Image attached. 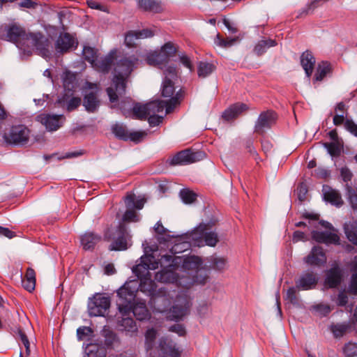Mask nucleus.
I'll return each instance as SVG.
<instances>
[{"instance_id": "nucleus-47", "label": "nucleus", "mask_w": 357, "mask_h": 357, "mask_svg": "<svg viewBox=\"0 0 357 357\" xmlns=\"http://www.w3.org/2000/svg\"><path fill=\"white\" fill-rule=\"evenodd\" d=\"M301 67H315L316 59L312 52L306 50L300 57Z\"/></svg>"}, {"instance_id": "nucleus-18", "label": "nucleus", "mask_w": 357, "mask_h": 357, "mask_svg": "<svg viewBox=\"0 0 357 357\" xmlns=\"http://www.w3.org/2000/svg\"><path fill=\"white\" fill-rule=\"evenodd\" d=\"M249 110L248 105L238 102L231 105L222 114V119L227 122L233 121L243 113Z\"/></svg>"}, {"instance_id": "nucleus-8", "label": "nucleus", "mask_w": 357, "mask_h": 357, "mask_svg": "<svg viewBox=\"0 0 357 357\" xmlns=\"http://www.w3.org/2000/svg\"><path fill=\"white\" fill-rule=\"evenodd\" d=\"M205 156L206 153L204 151H193L187 149L169 157L166 163L169 166L187 165L202 160Z\"/></svg>"}, {"instance_id": "nucleus-31", "label": "nucleus", "mask_w": 357, "mask_h": 357, "mask_svg": "<svg viewBox=\"0 0 357 357\" xmlns=\"http://www.w3.org/2000/svg\"><path fill=\"white\" fill-rule=\"evenodd\" d=\"M150 115L149 108L146 104H141L139 102L133 103L132 107L131 117L138 120H146Z\"/></svg>"}, {"instance_id": "nucleus-25", "label": "nucleus", "mask_w": 357, "mask_h": 357, "mask_svg": "<svg viewBox=\"0 0 357 357\" xmlns=\"http://www.w3.org/2000/svg\"><path fill=\"white\" fill-rule=\"evenodd\" d=\"M83 106L89 113H95L98 111L100 100L98 97L97 92L90 91L86 93L83 98Z\"/></svg>"}, {"instance_id": "nucleus-2", "label": "nucleus", "mask_w": 357, "mask_h": 357, "mask_svg": "<svg viewBox=\"0 0 357 357\" xmlns=\"http://www.w3.org/2000/svg\"><path fill=\"white\" fill-rule=\"evenodd\" d=\"M135 290L129 287L128 283L124 284L117 291L116 305L120 313L123 316L129 314L131 312L139 321L148 319L150 317L149 312L145 303H135L136 296Z\"/></svg>"}, {"instance_id": "nucleus-36", "label": "nucleus", "mask_w": 357, "mask_h": 357, "mask_svg": "<svg viewBox=\"0 0 357 357\" xmlns=\"http://www.w3.org/2000/svg\"><path fill=\"white\" fill-rule=\"evenodd\" d=\"M176 257H173L170 255H164L161 256V258L158 260V261H155V259H153V264L156 266V263H158V266L160 264L161 268H165V267H168V268L176 269L178 265L175 263Z\"/></svg>"}, {"instance_id": "nucleus-51", "label": "nucleus", "mask_w": 357, "mask_h": 357, "mask_svg": "<svg viewBox=\"0 0 357 357\" xmlns=\"http://www.w3.org/2000/svg\"><path fill=\"white\" fill-rule=\"evenodd\" d=\"M160 92L162 97L171 98L175 93V86L162 81Z\"/></svg>"}, {"instance_id": "nucleus-27", "label": "nucleus", "mask_w": 357, "mask_h": 357, "mask_svg": "<svg viewBox=\"0 0 357 357\" xmlns=\"http://www.w3.org/2000/svg\"><path fill=\"white\" fill-rule=\"evenodd\" d=\"M176 269L161 268L155 275V279L161 283H174L177 281L178 275L176 273Z\"/></svg>"}, {"instance_id": "nucleus-28", "label": "nucleus", "mask_w": 357, "mask_h": 357, "mask_svg": "<svg viewBox=\"0 0 357 357\" xmlns=\"http://www.w3.org/2000/svg\"><path fill=\"white\" fill-rule=\"evenodd\" d=\"M102 237L94 232H86L81 236V245L85 250H93L96 245L100 242Z\"/></svg>"}, {"instance_id": "nucleus-63", "label": "nucleus", "mask_w": 357, "mask_h": 357, "mask_svg": "<svg viewBox=\"0 0 357 357\" xmlns=\"http://www.w3.org/2000/svg\"><path fill=\"white\" fill-rule=\"evenodd\" d=\"M87 6L91 9H96L103 12H108L107 6L102 5L95 0H86Z\"/></svg>"}, {"instance_id": "nucleus-22", "label": "nucleus", "mask_w": 357, "mask_h": 357, "mask_svg": "<svg viewBox=\"0 0 357 357\" xmlns=\"http://www.w3.org/2000/svg\"><path fill=\"white\" fill-rule=\"evenodd\" d=\"M342 270L335 265L327 271L324 280L325 287L333 289L337 287L342 282Z\"/></svg>"}, {"instance_id": "nucleus-39", "label": "nucleus", "mask_w": 357, "mask_h": 357, "mask_svg": "<svg viewBox=\"0 0 357 357\" xmlns=\"http://www.w3.org/2000/svg\"><path fill=\"white\" fill-rule=\"evenodd\" d=\"M351 328L350 323H343L333 324L331 326V331L334 337L340 338L343 337Z\"/></svg>"}, {"instance_id": "nucleus-33", "label": "nucleus", "mask_w": 357, "mask_h": 357, "mask_svg": "<svg viewBox=\"0 0 357 357\" xmlns=\"http://www.w3.org/2000/svg\"><path fill=\"white\" fill-rule=\"evenodd\" d=\"M124 202L127 208L141 210L144 207L146 199L144 198L137 199L135 194L130 193L125 197Z\"/></svg>"}, {"instance_id": "nucleus-21", "label": "nucleus", "mask_w": 357, "mask_h": 357, "mask_svg": "<svg viewBox=\"0 0 357 357\" xmlns=\"http://www.w3.org/2000/svg\"><path fill=\"white\" fill-rule=\"evenodd\" d=\"M311 237L312 240L319 243H324L327 245H339L340 241V237L337 234L326 231H319L313 230L311 232Z\"/></svg>"}, {"instance_id": "nucleus-7", "label": "nucleus", "mask_w": 357, "mask_h": 357, "mask_svg": "<svg viewBox=\"0 0 357 357\" xmlns=\"http://www.w3.org/2000/svg\"><path fill=\"white\" fill-rule=\"evenodd\" d=\"M216 220H211L207 223H200L192 231V240L194 241L204 240L206 245L214 247L219 241V238L215 232L210 230L216 225Z\"/></svg>"}, {"instance_id": "nucleus-62", "label": "nucleus", "mask_w": 357, "mask_h": 357, "mask_svg": "<svg viewBox=\"0 0 357 357\" xmlns=\"http://www.w3.org/2000/svg\"><path fill=\"white\" fill-rule=\"evenodd\" d=\"M330 174L331 172L323 167H319L314 172V176L319 179H326L330 176Z\"/></svg>"}, {"instance_id": "nucleus-12", "label": "nucleus", "mask_w": 357, "mask_h": 357, "mask_svg": "<svg viewBox=\"0 0 357 357\" xmlns=\"http://www.w3.org/2000/svg\"><path fill=\"white\" fill-rule=\"evenodd\" d=\"M171 304L172 298L165 287L158 288V290L149 301V305L153 311L160 313L167 312Z\"/></svg>"}, {"instance_id": "nucleus-56", "label": "nucleus", "mask_w": 357, "mask_h": 357, "mask_svg": "<svg viewBox=\"0 0 357 357\" xmlns=\"http://www.w3.org/2000/svg\"><path fill=\"white\" fill-rule=\"evenodd\" d=\"M131 100H121L119 103V109L123 115L126 117L131 116L132 107L133 105V104L131 103Z\"/></svg>"}, {"instance_id": "nucleus-58", "label": "nucleus", "mask_w": 357, "mask_h": 357, "mask_svg": "<svg viewBox=\"0 0 357 357\" xmlns=\"http://www.w3.org/2000/svg\"><path fill=\"white\" fill-rule=\"evenodd\" d=\"M82 103V99L79 97H72L70 98L66 109L68 112H72L77 109Z\"/></svg>"}, {"instance_id": "nucleus-26", "label": "nucleus", "mask_w": 357, "mask_h": 357, "mask_svg": "<svg viewBox=\"0 0 357 357\" xmlns=\"http://www.w3.org/2000/svg\"><path fill=\"white\" fill-rule=\"evenodd\" d=\"M318 282V278L313 272H308L303 275L298 281L296 282L298 289L309 290L314 288Z\"/></svg>"}, {"instance_id": "nucleus-38", "label": "nucleus", "mask_w": 357, "mask_h": 357, "mask_svg": "<svg viewBox=\"0 0 357 357\" xmlns=\"http://www.w3.org/2000/svg\"><path fill=\"white\" fill-rule=\"evenodd\" d=\"M323 145L332 157H339L343 150V144L340 142H324Z\"/></svg>"}, {"instance_id": "nucleus-45", "label": "nucleus", "mask_w": 357, "mask_h": 357, "mask_svg": "<svg viewBox=\"0 0 357 357\" xmlns=\"http://www.w3.org/2000/svg\"><path fill=\"white\" fill-rule=\"evenodd\" d=\"M160 350L170 357H181V351L171 344L165 341H161L160 343Z\"/></svg>"}, {"instance_id": "nucleus-64", "label": "nucleus", "mask_w": 357, "mask_h": 357, "mask_svg": "<svg viewBox=\"0 0 357 357\" xmlns=\"http://www.w3.org/2000/svg\"><path fill=\"white\" fill-rule=\"evenodd\" d=\"M349 292L351 294H357V273H353L349 288Z\"/></svg>"}, {"instance_id": "nucleus-16", "label": "nucleus", "mask_w": 357, "mask_h": 357, "mask_svg": "<svg viewBox=\"0 0 357 357\" xmlns=\"http://www.w3.org/2000/svg\"><path fill=\"white\" fill-rule=\"evenodd\" d=\"M77 41L69 33H63L58 37L55 47L57 52L66 53L70 50L75 49L77 46Z\"/></svg>"}, {"instance_id": "nucleus-5", "label": "nucleus", "mask_w": 357, "mask_h": 357, "mask_svg": "<svg viewBox=\"0 0 357 357\" xmlns=\"http://www.w3.org/2000/svg\"><path fill=\"white\" fill-rule=\"evenodd\" d=\"M139 59L135 54H129L123 50L117 48L111 50L104 56L100 61V67H135L138 63Z\"/></svg>"}, {"instance_id": "nucleus-17", "label": "nucleus", "mask_w": 357, "mask_h": 357, "mask_svg": "<svg viewBox=\"0 0 357 357\" xmlns=\"http://www.w3.org/2000/svg\"><path fill=\"white\" fill-rule=\"evenodd\" d=\"M327 257L322 247L314 245L309 255L304 258L306 264L310 266H321L326 262Z\"/></svg>"}, {"instance_id": "nucleus-23", "label": "nucleus", "mask_w": 357, "mask_h": 357, "mask_svg": "<svg viewBox=\"0 0 357 357\" xmlns=\"http://www.w3.org/2000/svg\"><path fill=\"white\" fill-rule=\"evenodd\" d=\"M190 303L188 301H185L183 305L176 304L169 307L167 312V317L171 320L178 321L184 316L187 315L190 312Z\"/></svg>"}, {"instance_id": "nucleus-52", "label": "nucleus", "mask_w": 357, "mask_h": 357, "mask_svg": "<svg viewBox=\"0 0 357 357\" xmlns=\"http://www.w3.org/2000/svg\"><path fill=\"white\" fill-rule=\"evenodd\" d=\"M342 351L346 357L357 356V343L352 342L346 343L342 348Z\"/></svg>"}, {"instance_id": "nucleus-41", "label": "nucleus", "mask_w": 357, "mask_h": 357, "mask_svg": "<svg viewBox=\"0 0 357 357\" xmlns=\"http://www.w3.org/2000/svg\"><path fill=\"white\" fill-rule=\"evenodd\" d=\"M324 199L325 201L337 206H340L343 204L340 193L333 189H330L324 193Z\"/></svg>"}, {"instance_id": "nucleus-24", "label": "nucleus", "mask_w": 357, "mask_h": 357, "mask_svg": "<svg viewBox=\"0 0 357 357\" xmlns=\"http://www.w3.org/2000/svg\"><path fill=\"white\" fill-rule=\"evenodd\" d=\"M103 56L97 48L84 46L82 50V58L84 61L91 65V67H100V60Z\"/></svg>"}, {"instance_id": "nucleus-4", "label": "nucleus", "mask_w": 357, "mask_h": 357, "mask_svg": "<svg viewBox=\"0 0 357 357\" xmlns=\"http://www.w3.org/2000/svg\"><path fill=\"white\" fill-rule=\"evenodd\" d=\"M100 335L104 338L103 340L95 339L93 342L86 345L85 353L87 357H106V348L112 347L117 340L116 334L107 326L103 327Z\"/></svg>"}, {"instance_id": "nucleus-35", "label": "nucleus", "mask_w": 357, "mask_h": 357, "mask_svg": "<svg viewBox=\"0 0 357 357\" xmlns=\"http://www.w3.org/2000/svg\"><path fill=\"white\" fill-rule=\"evenodd\" d=\"M185 95V91L184 88L182 87L175 93L174 96L173 95L171 98L167 100L169 102V106L167 108V114L172 113L176 106L181 104V101L184 99Z\"/></svg>"}, {"instance_id": "nucleus-13", "label": "nucleus", "mask_w": 357, "mask_h": 357, "mask_svg": "<svg viewBox=\"0 0 357 357\" xmlns=\"http://www.w3.org/2000/svg\"><path fill=\"white\" fill-rule=\"evenodd\" d=\"M203 261L201 257L196 255L186 256L183 259L182 266L184 269L187 270H195L197 269L196 273L194 275V280L197 282L204 284L208 275L205 273L204 267L200 268Z\"/></svg>"}, {"instance_id": "nucleus-30", "label": "nucleus", "mask_w": 357, "mask_h": 357, "mask_svg": "<svg viewBox=\"0 0 357 357\" xmlns=\"http://www.w3.org/2000/svg\"><path fill=\"white\" fill-rule=\"evenodd\" d=\"M61 119L65 120V116L62 114H47L43 120L46 128L50 131H56L62 126Z\"/></svg>"}, {"instance_id": "nucleus-60", "label": "nucleus", "mask_w": 357, "mask_h": 357, "mask_svg": "<svg viewBox=\"0 0 357 357\" xmlns=\"http://www.w3.org/2000/svg\"><path fill=\"white\" fill-rule=\"evenodd\" d=\"M348 195L351 208L354 210H357V188L356 189L349 188Z\"/></svg>"}, {"instance_id": "nucleus-15", "label": "nucleus", "mask_w": 357, "mask_h": 357, "mask_svg": "<svg viewBox=\"0 0 357 357\" xmlns=\"http://www.w3.org/2000/svg\"><path fill=\"white\" fill-rule=\"evenodd\" d=\"M112 132L120 140L125 142L130 140L135 143L139 142L144 136V134L139 131L130 132L126 126L118 123L113 126Z\"/></svg>"}, {"instance_id": "nucleus-9", "label": "nucleus", "mask_w": 357, "mask_h": 357, "mask_svg": "<svg viewBox=\"0 0 357 357\" xmlns=\"http://www.w3.org/2000/svg\"><path fill=\"white\" fill-rule=\"evenodd\" d=\"M111 300L102 293H96L89 298L88 312L90 317H104L110 307Z\"/></svg>"}, {"instance_id": "nucleus-10", "label": "nucleus", "mask_w": 357, "mask_h": 357, "mask_svg": "<svg viewBox=\"0 0 357 357\" xmlns=\"http://www.w3.org/2000/svg\"><path fill=\"white\" fill-rule=\"evenodd\" d=\"M278 119V113L273 109H267L261 112L255 123L254 132L264 136L266 130L271 129Z\"/></svg>"}, {"instance_id": "nucleus-57", "label": "nucleus", "mask_w": 357, "mask_h": 357, "mask_svg": "<svg viewBox=\"0 0 357 357\" xmlns=\"http://www.w3.org/2000/svg\"><path fill=\"white\" fill-rule=\"evenodd\" d=\"M333 68H317L312 81L313 82H321L329 73H332Z\"/></svg>"}, {"instance_id": "nucleus-11", "label": "nucleus", "mask_w": 357, "mask_h": 357, "mask_svg": "<svg viewBox=\"0 0 357 357\" xmlns=\"http://www.w3.org/2000/svg\"><path fill=\"white\" fill-rule=\"evenodd\" d=\"M30 130L24 125L13 126L3 134L6 143L14 145H26L29 140Z\"/></svg>"}, {"instance_id": "nucleus-54", "label": "nucleus", "mask_w": 357, "mask_h": 357, "mask_svg": "<svg viewBox=\"0 0 357 357\" xmlns=\"http://www.w3.org/2000/svg\"><path fill=\"white\" fill-rule=\"evenodd\" d=\"M345 233L349 241L357 246V220L351 225L350 229H346Z\"/></svg>"}, {"instance_id": "nucleus-55", "label": "nucleus", "mask_w": 357, "mask_h": 357, "mask_svg": "<svg viewBox=\"0 0 357 357\" xmlns=\"http://www.w3.org/2000/svg\"><path fill=\"white\" fill-rule=\"evenodd\" d=\"M139 220V216L132 208H128L124 213L122 218V222H136Z\"/></svg>"}, {"instance_id": "nucleus-29", "label": "nucleus", "mask_w": 357, "mask_h": 357, "mask_svg": "<svg viewBox=\"0 0 357 357\" xmlns=\"http://www.w3.org/2000/svg\"><path fill=\"white\" fill-rule=\"evenodd\" d=\"M207 262L204 266L205 273L210 269H214L218 271H222L227 265V259L225 257H218L211 256L206 259Z\"/></svg>"}, {"instance_id": "nucleus-50", "label": "nucleus", "mask_w": 357, "mask_h": 357, "mask_svg": "<svg viewBox=\"0 0 357 357\" xmlns=\"http://www.w3.org/2000/svg\"><path fill=\"white\" fill-rule=\"evenodd\" d=\"M238 39V38L237 37L232 38H223L218 33V34H217L216 38L215 39V43L222 47L227 48V47H230L236 42H237Z\"/></svg>"}, {"instance_id": "nucleus-3", "label": "nucleus", "mask_w": 357, "mask_h": 357, "mask_svg": "<svg viewBox=\"0 0 357 357\" xmlns=\"http://www.w3.org/2000/svg\"><path fill=\"white\" fill-rule=\"evenodd\" d=\"M104 238L107 241H112L109 245L110 250H126L132 245V236L123 222H119L114 229L107 228L104 232Z\"/></svg>"}, {"instance_id": "nucleus-34", "label": "nucleus", "mask_w": 357, "mask_h": 357, "mask_svg": "<svg viewBox=\"0 0 357 357\" xmlns=\"http://www.w3.org/2000/svg\"><path fill=\"white\" fill-rule=\"evenodd\" d=\"M277 44L275 40L271 38L262 39L256 44L253 51L257 56H261L264 54L268 49L276 46Z\"/></svg>"}, {"instance_id": "nucleus-1", "label": "nucleus", "mask_w": 357, "mask_h": 357, "mask_svg": "<svg viewBox=\"0 0 357 357\" xmlns=\"http://www.w3.org/2000/svg\"><path fill=\"white\" fill-rule=\"evenodd\" d=\"M6 38L8 41L15 44L24 55L30 56L36 50L43 58H51L48 39L40 32H26L23 27L14 24L8 27Z\"/></svg>"}, {"instance_id": "nucleus-43", "label": "nucleus", "mask_w": 357, "mask_h": 357, "mask_svg": "<svg viewBox=\"0 0 357 357\" xmlns=\"http://www.w3.org/2000/svg\"><path fill=\"white\" fill-rule=\"evenodd\" d=\"M178 70L179 68H165L162 72L164 75L162 81L175 85L180 79Z\"/></svg>"}, {"instance_id": "nucleus-61", "label": "nucleus", "mask_w": 357, "mask_h": 357, "mask_svg": "<svg viewBox=\"0 0 357 357\" xmlns=\"http://www.w3.org/2000/svg\"><path fill=\"white\" fill-rule=\"evenodd\" d=\"M93 330L89 326H81L77 330V336L79 340H84L86 336L90 335Z\"/></svg>"}, {"instance_id": "nucleus-20", "label": "nucleus", "mask_w": 357, "mask_h": 357, "mask_svg": "<svg viewBox=\"0 0 357 357\" xmlns=\"http://www.w3.org/2000/svg\"><path fill=\"white\" fill-rule=\"evenodd\" d=\"M153 259H154V257L151 255L142 257L141 263L132 268V272L138 278L142 279L148 273L149 270L158 268V265L155 266L153 264ZM156 264H158V263H156Z\"/></svg>"}, {"instance_id": "nucleus-40", "label": "nucleus", "mask_w": 357, "mask_h": 357, "mask_svg": "<svg viewBox=\"0 0 357 357\" xmlns=\"http://www.w3.org/2000/svg\"><path fill=\"white\" fill-rule=\"evenodd\" d=\"M138 5L140 8L146 11L159 13L161 10L160 3L155 0H139Z\"/></svg>"}, {"instance_id": "nucleus-49", "label": "nucleus", "mask_w": 357, "mask_h": 357, "mask_svg": "<svg viewBox=\"0 0 357 357\" xmlns=\"http://www.w3.org/2000/svg\"><path fill=\"white\" fill-rule=\"evenodd\" d=\"M182 201L187 204L195 202L197 199V195L188 188L182 189L179 192Z\"/></svg>"}, {"instance_id": "nucleus-53", "label": "nucleus", "mask_w": 357, "mask_h": 357, "mask_svg": "<svg viewBox=\"0 0 357 357\" xmlns=\"http://www.w3.org/2000/svg\"><path fill=\"white\" fill-rule=\"evenodd\" d=\"M73 95V91H68L65 89V92L58 97V99L55 102V105L61 108H66L67 103Z\"/></svg>"}, {"instance_id": "nucleus-37", "label": "nucleus", "mask_w": 357, "mask_h": 357, "mask_svg": "<svg viewBox=\"0 0 357 357\" xmlns=\"http://www.w3.org/2000/svg\"><path fill=\"white\" fill-rule=\"evenodd\" d=\"M139 291L144 293L149 297V299L158 290L156 283L153 280L141 281L139 286Z\"/></svg>"}, {"instance_id": "nucleus-32", "label": "nucleus", "mask_w": 357, "mask_h": 357, "mask_svg": "<svg viewBox=\"0 0 357 357\" xmlns=\"http://www.w3.org/2000/svg\"><path fill=\"white\" fill-rule=\"evenodd\" d=\"M154 230L159 235L157 240L160 244L171 241L174 237V235L169 234V230L163 227L160 221L156 223Z\"/></svg>"}, {"instance_id": "nucleus-19", "label": "nucleus", "mask_w": 357, "mask_h": 357, "mask_svg": "<svg viewBox=\"0 0 357 357\" xmlns=\"http://www.w3.org/2000/svg\"><path fill=\"white\" fill-rule=\"evenodd\" d=\"M153 36V31L149 29H144L138 31H128L125 33L124 43L129 48L135 47H136V40L151 38Z\"/></svg>"}, {"instance_id": "nucleus-44", "label": "nucleus", "mask_w": 357, "mask_h": 357, "mask_svg": "<svg viewBox=\"0 0 357 357\" xmlns=\"http://www.w3.org/2000/svg\"><path fill=\"white\" fill-rule=\"evenodd\" d=\"M77 75L66 68L64 76L63 78V84L64 89L68 91H73L75 82L76 81Z\"/></svg>"}, {"instance_id": "nucleus-14", "label": "nucleus", "mask_w": 357, "mask_h": 357, "mask_svg": "<svg viewBox=\"0 0 357 357\" xmlns=\"http://www.w3.org/2000/svg\"><path fill=\"white\" fill-rule=\"evenodd\" d=\"M192 237L193 236L192 231L181 235H174V237L172 238L174 239V245L170 249V252H172V254L175 255L178 253H181L190 250L192 245L191 241H194L192 240Z\"/></svg>"}, {"instance_id": "nucleus-46", "label": "nucleus", "mask_w": 357, "mask_h": 357, "mask_svg": "<svg viewBox=\"0 0 357 357\" xmlns=\"http://www.w3.org/2000/svg\"><path fill=\"white\" fill-rule=\"evenodd\" d=\"M118 324L122 327L121 330L128 332H136L137 331V327L135 321L132 318L130 317H123L119 321Z\"/></svg>"}, {"instance_id": "nucleus-59", "label": "nucleus", "mask_w": 357, "mask_h": 357, "mask_svg": "<svg viewBox=\"0 0 357 357\" xmlns=\"http://www.w3.org/2000/svg\"><path fill=\"white\" fill-rule=\"evenodd\" d=\"M296 191L298 199L301 202H303L306 199V195L308 191L307 185L303 182L299 183L297 186Z\"/></svg>"}, {"instance_id": "nucleus-42", "label": "nucleus", "mask_w": 357, "mask_h": 357, "mask_svg": "<svg viewBox=\"0 0 357 357\" xmlns=\"http://www.w3.org/2000/svg\"><path fill=\"white\" fill-rule=\"evenodd\" d=\"M149 113H158L162 112L164 108L167 110L169 106L168 100H155L146 103Z\"/></svg>"}, {"instance_id": "nucleus-6", "label": "nucleus", "mask_w": 357, "mask_h": 357, "mask_svg": "<svg viewBox=\"0 0 357 357\" xmlns=\"http://www.w3.org/2000/svg\"><path fill=\"white\" fill-rule=\"evenodd\" d=\"M178 52V46L172 42L165 43L160 50H156L148 53L145 60L149 66L160 65L167 63L171 57L176 55Z\"/></svg>"}, {"instance_id": "nucleus-48", "label": "nucleus", "mask_w": 357, "mask_h": 357, "mask_svg": "<svg viewBox=\"0 0 357 357\" xmlns=\"http://www.w3.org/2000/svg\"><path fill=\"white\" fill-rule=\"evenodd\" d=\"M299 289L297 287H291L287 291V294L284 297V301H287L293 305H299V298L298 296V291Z\"/></svg>"}]
</instances>
